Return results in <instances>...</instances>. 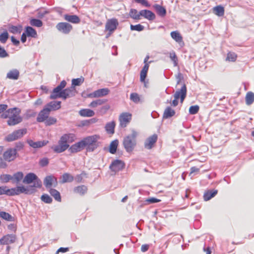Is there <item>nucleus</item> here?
I'll list each match as a JSON object with an SVG mask.
<instances>
[{
    "label": "nucleus",
    "instance_id": "f257e3e1",
    "mask_svg": "<svg viewBox=\"0 0 254 254\" xmlns=\"http://www.w3.org/2000/svg\"><path fill=\"white\" fill-rule=\"evenodd\" d=\"M66 82L63 80L60 84L55 88L51 92L49 98L51 100L62 98L64 100L74 95L73 94V87L64 89L66 86Z\"/></svg>",
    "mask_w": 254,
    "mask_h": 254
},
{
    "label": "nucleus",
    "instance_id": "f03ea898",
    "mask_svg": "<svg viewBox=\"0 0 254 254\" xmlns=\"http://www.w3.org/2000/svg\"><path fill=\"white\" fill-rule=\"evenodd\" d=\"M21 110L18 108H12L7 109L4 113L0 115L2 119H8L7 122L9 126H13L18 124L22 121L20 114Z\"/></svg>",
    "mask_w": 254,
    "mask_h": 254
},
{
    "label": "nucleus",
    "instance_id": "7ed1b4c3",
    "mask_svg": "<svg viewBox=\"0 0 254 254\" xmlns=\"http://www.w3.org/2000/svg\"><path fill=\"white\" fill-rule=\"evenodd\" d=\"M76 139L75 135L73 133L63 134L58 141V144L52 147L53 151L60 153L65 151L69 146L68 143H72Z\"/></svg>",
    "mask_w": 254,
    "mask_h": 254
},
{
    "label": "nucleus",
    "instance_id": "20e7f679",
    "mask_svg": "<svg viewBox=\"0 0 254 254\" xmlns=\"http://www.w3.org/2000/svg\"><path fill=\"white\" fill-rule=\"evenodd\" d=\"M137 132L134 130L131 131L130 134L126 136L123 140V145L127 152H131L136 145V137Z\"/></svg>",
    "mask_w": 254,
    "mask_h": 254
},
{
    "label": "nucleus",
    "instance_id": "39448f33",
    "mask_svg": "<svg viewBox=\"0 0 254 254\" xmlns=\"http://www.w3.org/2000/svg\"><path fill=\"white\" fill-rule=\"evenodd\" d=\"M23 183L26 184L33 183V185L29 187L40 188L42 187V182L37 176L33 173L27 174L23 180Z\"/></svg>",
    "mask_w": 254,
    "mask_h": 254
},
{
    "label": "nucleus",
    "instance_id": "423d86ee",
    "mask_svg": "<svg viewBox=\"0 0 254 254\" xmlns=\"http://www.w3.org/2000/svg\"><path fill=\"white\" fill-rule=\"evenodd\" d=\"M99 138L98 136L95 135L87 136L82 139L87 151H93L97 148L98 146L97 140Z\"/></svg>",
    "mask_w": 254,
    "mask_h": 254
},
{
    "label": "nucleus",
    "instance_id": "0eeeda50",
    "mask_svg": "<svg viewBox=\"0 0 254 254\" xmlns=\"http://www.w3.org/2000/svg\"><path fill=\"white\" fill-rule=\"evenodd\" d=\"M187 95V87L185 84H183L181 89L179 90H177L175 93L174 99L172 102V105L176 107L178 104V100L180 98L181 103H182L186 97Z\"/></svg>",
    "mask_w": 254,
    "mask_h": 254
},
{
    "label": "nucleus",
    "instance_id": "6e6552de",
    "mask_svg": "<svg viewBox=\"0 0 254 254\" xmlns=\"http://www.w3.org/2000/svg\"><path fill=\"white\" fill-rule=\"evenodd\" d=\"M27 132L25 128L14 130L12 133L7 135L4 140L7 142H11L21 138Z\"/></svg>",
    "mask_w": 254,
    "mask_h": 254
},
{
    "label": "nucleus",
    "instance_id": "1a4fd4ad",
    "mask_svg": "<svg viewBox=\"0 0 254 254\" xmlns=\"http://www.w3.org/2000/svg\"><path fill=\"white\" fill-rule=\"evenodd\" d=\"M119 25V22L116 18L108 19L105 24V30L109 32L108 36L112 34Z\"/></svg>",
    "mask_w": 254,
    "mask_h": 254
},
{
    "label": "nucleus",
    "instance_id": "9d476101",
    "mask_svg": "<svg viewBox=\"0 0 254 254\" xmlns=\"http://www.w3.org/2000/svg\"><path fill=\"white\" fill-rule=\"evenodd\" d=\"M132 119V114L128 112H123L119 117L120 126L122 127H126L130 122Z\"/></svg>",
    "mask_w": 254,
    "mask_h": 254
},
{
    "label": "nucleus",
    "instance_id": "9b49d317",
    "mask_svg": "<svg viewBox=\"0 0 254 254\" xmlns=\"http://www.w3.org/2000/svg\"><path fill=\"white\" fill-rule=\"evenodd\" d=\"M17 153L13 148H8L2 154V157L6 163L14 161L17 158Z\"/></svg>",
    "mask_w": 254,
    "mask_h": 254
},
{
    "label": "nucleus",
    "instance_id": "f8f14e48",
    "mask_svg": "<svg viewBox=\"0 0 254 254\" xmlns=\"http://www.w3.org/2000/svg\"><path fill=\"white\" fill-rule=\"evenodd\" d=\"M124 162L120 160H115L112 162L110 165V169L113 174H116L117 172L123 170L125 167Z\"/></svg>",
    "mask_w": 254,
    "mask_h": 254
},
{
    "label": "nucleus",
    "instance_id": "ddd939ff",
    "mask_svg": "<svg viewBox=\"0 0 254 254\" xmlns=\"http://www.w3.org/2000/svg\"><path fill=\"white\" fill-rule=\"evenodd\" d=\"M44 184L46 188L50 189L52 187H56L58 185L57 179L53 175L48 176L44 180Z\"/></svg>",
    "mask_w": 254,
    "mask_h": 254
},
{
    "label": "nucleus",
    "instance_id": "4468645a",
    "mask_svg": "<svg viewBox=\"0 0 254 254\" xmlns=\"http://www.w3.org/2000/svg\"><path fill=\"white\" fill-rule=\"evenodd\" d=\"M149 56H147L145 58V59L144 60V65L143 67V68L140 73V81L142 82L145 83V79L146 78L147 73V72H148V70L149 69V63H151V62L147 63V61L149 60Z\"/></svg>",
    "mask_w": 254,
    "mask_h": 254
},
{
    "label": "nucleus",
    "instance_id": "2eb2a0df",
    "mask_svg": "<svg viewBox=\"0 0 254 254\" xmlns=\"http://www.w3.org/2000/svg\"><path fill=\"white\" fill-rule=\"evenodd\" d=\"M56 28L64 34H68L72 29V26L67 22H60L56 25Z\"/></svg>",
    "mask_w": 254,
    "mask_h": 254
},
{
    "label": "nucleus",
    "instance_id": "dca6fc26",
    "mask_svg": "<svg viewBox=\"0 0 254 254\" xmlns=\"http://www.w3.org/2000/svg\"><path fill=\"white\" fill-rule=\"evenodd\" d=\"M16 237L13 234H7L3 236L0 239V244L2 245H6L14 243L15 242Z\"/></svg>",
    "mask_w": 254,
    "mask_h": 254
},
{
    "label": "nucleus",
    "instance_id": "f3484780",
    "mask_svg": "<svg viewBox=\"0 0 254 254\" xmlns=\"http://www.w3.org/2000/svg\"><path fill=\"white\" fill-rule=\"evenodd\" d=\"M85 148V144L82 140L73 145L69 148V151L71 153L78 152Z\"/></svg>",
    "mask_w": 254,
    "mask_h": 254
},
{
    "label": "nucleus",
    "instance_id": "a211bd4d",
    "mask_svg": "<svg viewBox=\"0 0 254 254\" xmlns=\"http://www.w3.org/2000/svg\"><path fill=\"white\" fill-rule=\"evenodd\" d=\"M50 113V110L48 108L44 107L38 114L37 117V121L39 123L45 122L49 117Z\"/></svg>",
    "mask_w": 254,
    "mask_h": 254
},
{
    "label": "nucleus",
    "instance_id": "6ab92c4d",
    "mask_svg": "<svg viewBox=\"0 0 254 254\" xmlns=\"http://www.w3.org/2000/svg\"><path fill=\"white\" fill-rule=\"evenodd\" d=\"M157 138L158 136L155 134L149 136L145 141L144 147L148 149H151L156 142Z\"/></svg>",
    "mask_w": 254,
    "mask_h": 254
},
{
    "label": "nucleus",
    "instance_id": "aec40b11",
    "mask_svg": "<svg viewBox=\"0 0 254 254\" xmlns=\"http://www.w3.org/2000/svg\"><path fill=\"white\" fill-rule=\"evenodd\" d=\"M16 189L17 195L20 193L30 194L35 191V189L32 188V187H25L23 186L16 187Z\"/></svg>",
    "mask_w": 254,
    "mask_h": 254
},
{
    "label": "nucleus",
    "instance_id": "412c9836",
    "mask_svg": "<svg viewBox=\"0 0 254 254\" xmlns=\"http://www.w3.org/2000/svg\"><path fill=\"white\" fill-rule=\"evenodd\" d=\"M109 93V90L108 88H102L95 91L91 94L88 95L89 97H100L106 96Z\"/></svg>",
    "mask_w": 254,
    "mask_h": 254
},
{
    "label": "nucleus",
    "instance_id": "4be33fe9",
    "mask_svg": "<svg viewBox=\"0 0 254 254\" xmlns=\"http://www.w3.org/2000/svg\"><path fill=\"white\" fill-rule=\"evenodd\" d=\"M140 16L143 17L144 18L148 20H153L155 19L156 16L155 14L151 11L144 9L140 11Z\"/></svg>",
    "mask_w": 254,
    "mask_h": 254
},
{
    "label": "nucleus",
    "instance_id": "5701e85b",
    "mask_svg": "<svg viewBox=\"0 0 254 254\" xmlns=\"http://www.w3.org/2000/svg\"><path fill=\"white\" fill-rule=\"evenodd\" d=\"M61 101H52L47 104L45 107L48 108L50 110V112L52 111H56L59 110L61 107Z\"/></svg>",
    "mask_w": 254,
    "mask_h": 254
},
{
    "label": "nucleus",
    "instance_id": "b1692460",
    "mask_svg": "<svg viewBox=\"0 0 254 254\" xmlns=\"http://www.w3.org/2000/svg\"><path fill=\"white\" fill-rule=\"evenodd\" d=\"M64 19L73 24H78L80 22V18L76 15L64 14Z\"/></svg>",
    "mask_w": 254,
    "mask_h": 254
},
{
    "label": "nucleus",
    "instance_id": "393cba45",
    "mask_svg": "<svg viewBox=\"0 0 254 254\" xmlns=\"http://www.w3.org/2000/svg\"><path fill=\"white\" fill-rule=\"evenodd\" d=\"M48 143V140L38 141L37 142H34L32 140L28 141V143L29 144V145L34 148H41L43 146H45Z\"/></svg>",
    "mask_w": 254,
    "mask_h": 254
},
{
    "label": "nucleus",
    "instance_id": "a878e982",
    "mask_svg": "<svg viewBox=\"0 0 254 254\" xmlns=\"http://www.w3.org/2000/svg\"><path fill=\"white\" fill-rule=\"evenodd\" d=\"M88 189L87 187L85 185H80L75 187L73 191L75 194H78L79 195H83L86 193Z\"/></svg>",
    "mask_w": 254,
    "mask_h": 254
},
{
    "label": "nucleus",
    "instance_id": "bb28decb",
    "mask_svg": "<svg viewBox=\"0 0 254 254\" xmlns=\"http://www.w3.org/2000/svg\"><path fill=\"white\" fill-rule=\"evenodd\" d=\"M80 116L83 117H91L94 116V112L89 109H82L79 111Z\"/></svg>",
    "mask_w": 254,
    "mask_h": 254
},
{
    "label": "nucleus",
    "instance_id": "cd10ccee",
    "mask_svg": "<svg viewBox=\"0 0 254 254\" xmlns=\"http://www.w3.org/2000/svg\"><path fill=\"white\" fill-rule=\"evenodd\" d=\"M19 76V72L17 69H14L10 70L6 74V77L13 80H16Z\"/></svg>",
    "mask_w": 254,
    "mask_h": 254
},
{
    "label": "nucleus",
    "instance_id": "c85d7f7f",
    "mask_svg": "<svg viewBox=\"0 0 254 254\" xmlns=\"http://www.w3.org/2000/svg\"><path fill=\"white\" fill-rule=\"evenodd\" d=\"M153 7L156 10L158 15L161 17L165 16L167 12L166 9L163 6L158 4H156L153 5Z\"/></svg>",
    "mask_w": 254,
    "mask_h": 254
},
{
    "label": "nucleus",
    "instance_id": "c756f323",
    "mask_svg": "<svg viewBox=\"0 0 254 254\" xmlns=\"http://www.w3.org/2000/svg\"><path fill=\"white\" fill-rule=\"evenodd\" d=\"M116 123L115 121H112L108 123L105 126V129L108 134H113L115 132V127Z\"/></svg>",
    "mask_w": 254,
    "mask_h": 254
},
{
    "label": "nucleus",
    "instance_id": "7c9ffc66",
    "mask_svg": "<svg viewBox=\"0 0 254 254\" xmlns=\"http://www.w3.org/2000/svg\"><path fill=\"white\" fill-rule=\"evenodd\" d=\"M49 192L56 201L60 202L62 201L61 194L59 191L54 189H50Z\"/></svg>",
    "mask_w": 254,
    "mask_h": 254
},
{
    "label": "nucleus",
    "instance_id": "2f4dec72",
    "mask_svg": "<svg viewBox=\"0 0 254 254\" xmlns=\"http://www.w3.org/2000/svg\"><path fill=\"white\" fill-rule=\"evenodd\" d=\"M61 183L64 184L65 183L72 182L74 180V177L71 174L67 173H64L61 176Z\"/></svg>",
    "mask_w": 254,
    "mask_h": 254
},
{
    "label": "nucleus",
    "instance_id": "473e14b6",
    "mask_svg": "<svg viewBox=\"0 0 254 254\" xmlns=\"http://www.w3.org/2000/svg\"><path fill=\"white\" fill-rule=\"evenodd\" d=\"M224 11V7L221 5H217L213 8V13L218 16H223Z\"/></svg>",
    "mask_w": 254,
    "mask_h": 254
},
{
    "label": "nucleus",
    "instance_id": "72a5a7b5",
    "mask_svg": "<svg viewBox=\"0 0 254 254\" xmlns=\"http://www.w3.org/2000/svg\"><path fill=\"white\" fill-rule=\"evenodd\" d=\"M217 190H210L206 191L203 195L204 200L208 201L210 200L217 193Z\"/></svg>",
    "mask_w": 254,
    "mask_h": 254
},
{
    "label": "nucleus",
    "instance_id": "f704fd0d",
    "mask_svg": "<svg viewBox=\"0 0 254 254\" xmlns=\"http://www.w3.org/2000/svg\"><path fill=\"white\" fill-rule=\"evenodd\" d=\"M107 100L106 99H97V100H94L92 102H91L89 104L88 106L91 108H95L99 106H101V105L104 104V103H105L107 102Z\"/></svg>",
    "mask_w": 254,
    "mask_h": 254
},
{
    "label": "nucleus",
    "instance_id": "c9c22d12",
    "mask_svg": "<svg viewBox=\"0 0 254 254\" xmlns=\"http://www.w3.org/2000/svg\"><path fill=\"white\" fill-rule=\"evenodd\" d=\"M171 37L177 42L180 43L183 42V37L178 31H174L171 32Z\"/></svg>",
    "mask_w": 254,
    "mask_h": 254
},
{
    "label": "nucleus",
    "instance_id": "e433bc0d",
    "mask_svg": "<svg viewBox=\"0 0 254 254\" xmlns=\"http://www.w3.org/2000/svg\"><path fill=\"white\" fill-rule=\"evenodd\" d=\"M175 112L174 110H173L170 107H168L165 110L163 117L164 118L168 119L173 116L175 115Z\"/></svg>",
    "mask_w": 254,
    "mask_h": 254
},
{
    "label": "nucleus",
    "instance_id": "4c0bfd02",
    "mask_svg": "<svg viewBox=\"0 0 254 254\" xmlns=\"http://www.w3.org/2000/svg\"><path fill=\"white\" fill-rule=\"evenodd\" d=\"M246 103L248 105H251L254 102V93L248 92L246 95Z\"/></svg>",
    "mask_w": 254,
    "mask_h": 254
},
{
    "label": "nucleus",
    "instance_id": "58836bf2",
    "mask_svg": "<svg viewBox=\"0 0 254 254\" xmlns=\"http://www.w3.org/2000/svg\"><path fill=\"white\" fill-rule=\"evenodd\" d=\"M119 141L118 140L112 141L110 145L109 152L112 154H115L116 152Z\"/></svg>",
    "mask_w": 254,
    "mask_h": 254
},
{
    "label": "nucleus",
    "instance_id": "ea45409f",
    "mask_svg": "<svg viewBox=\"0 0 254 254\" xmlns=\"http://www.w3.org/2000/svg\"><path fill=\"white\" fill-rule=\"evenodd\" d=\"M26 33L28 36L35 38L37 36L36 31L30 26H27L26 28Z\"/></svg>",
    "mask_w": 254,
    "mask_h": 254
},
{
    "label": "nucleus",
    "instance_id": "a19ab883",
    "mask_svg": "<svg viewBox=\"0 0 254 254\" xmlns=\"http://www.w3.org/2000/svg\"><path fill=\"white\" fill-rule=\"evenodd\" d=\"M12 177V180L13 182L18 183L22 180L23 178V174L21 172H18L15 173Z\"/></svg>",
    "mask_w": 254,
    "mask_h": 254
},
{
    "label": "nucleus",
    "instance_id": "79ce46f5",
    "mask_svg": "<svg viewBox=\"0 0 254 254\" xmlns=\"http://www.w3.org/2000/svg\"><path fill=\"white\" fill-rule=\"evenodd\" d=\"M130 16L136 20H139L140 19V11L138 12L137 10L135 9H131L129 11Z\"/></svg>",
    "mask_w": 254,
    "mask_h": 254
},
{
    "label": "nucleus",
    "instance_id": "37998d69",
    "mask_svg": "<svg viewBox=\"0 0 254 254\" xmlns=\"http://www.w3.org/2000/svg\"><path fill=\"white\" fill-rule=\"evenodd\" d=\"M30 24L33 26L37 27H40L43 25V22L41 20L35 18L30 19Z\"/></svg>",
    "mask_w": 254,
    "mask_h": 254
},
{
    "label": "nucleus",
    "instance_id": "c03bdc74",
    "mask_svg": "<svg viewBox=\"0 0 254 254\" xmlns=\"http://www.w3.org/2000/svg\"><path fill=\"white\" fill-rule=\"evenodd\" d=\"M237 59V55L234 52H229L227 53L226 60L229 62H235Z\"/></svg>",
    "mask_w": 254,
    "mask_h": 254
},
{
    "label": "nucleus",
    "instance_id": "a18cd8bd",
    "mask_svg": "<svg viewBox=\"0 0 254 254\" xmlns=\"http://www.w3.org/2000/svg\"><path fill=\"white\" fill-rule=\"evenodd\" d=\"M0 217L3 218L4 220L12 221L14 220L13 217L10 215L9 213L5 212H0Z\"/></svg>",
    "mask_w": 254,
    "mask_h": 254
},
{
    "label": "nucleus",
    "instance_id": "49530a36",
    "mask_svg": "<svg viewBox=\"0 0 254 254\" xmlns=\"http://www.w3.org/2000/svg\"><path fill=\"white\" fill-rule=\"evenodd\" d=\"M84 81V78H74L72 80V87H73L74 89V86H79L81 83H82Z\"/></svg>",
    "mask_w": 254,
    "mask_h": 254
},
{
    "label": "nucleus",
    "instance_id": "de8ad7c7",
    "mask_svg": "<svg viewBox=\"0 0 254 254\" xmlns=\"http://www.w3.org/2000/svg\"><path fill=\"white\" fill-rule=\"evenodd\" d=\"M130 99L135 103H138L140 101L139 95L136 93H132L130 94Z\"/></svg>",
    "mask_w": 254,
    "mask_h": 254
},
{
    "label": "nucleus",
    "instance_id": "09e8293b",
    "mask_svg": "<svg viewBox=\"0 0 254 254\" xmlns=\"http://www.w3.org/2000/svg\"><path fill=\"white\" fill-rule=\"evenodd\" d=\"M9 35L7 31H4L0 34V42L4 44L8 39Z\"/></svg>",
    "mask_w": 254,
    "mask_h": 254
},
{
    "label": "nucleus",
    "instance_id": "8fccbe9b",
    "mask_svg": "<svg viewBox=\"0 0 254 254\" xmlns=\"http://www.w3.org/2000/svg\"><path fill=\"white\" fill-rule=\"evenodd\" d=\"M41 199L42 201L46 203H51L53 201L52 198L47 194H43L41 197Z\"/></svg>",
    "mask_w": 254,
    "mask_h": 254
},
{
    "label": "nucleus",
    "instance_id": "3c124183",
    "mask_svg": "<svg viewBox=\"0 0 254 254\" xmlns=\"http://www.w3.org/2000/svg\"><path fill=\"white\" fill-rule=\"evenodd\" d=\"M57 122V119L54 117H48L45 121L46 126H51L55 124Z\"/></svg>",
    "mask_w": 254,
    "mask_h": 254
},
{
    "label": "nucleus",
    "instance_id": "603ef678",
    "mask_svg": "<svg viewBox=\"0 0 254 254\" xmlns=\"http://www.w3.org/2000/svg\"><path fill=\"white\" fill-rule=\"evenodd\" d=\"M5 194L8 195H17L16 187L10 189H8L6 188V189H5Z\"/></svg>",
    "mask_w": 254,
    "mask_h": 254
},
{
    "label": "nucleus",
    "instance_id": "864d4df0",
    "mask_svg": "<svg viewBox=\"0 0 254 254\" xmlns=\"http://www.w3.org/2000/svg\"><path fill=\"white\" fill-rule=\"evenodd\" d=\"M170 58L173 62L174 65L177 66L178 65V58L174 52L170 53Z\"/></svg>",
    "mask_w": 254,
    "mask_h": 254
},
{
    "label": "nucleus",
    "instance_id": "5fc2aeb1",
    "mask_svg": "<svg viewBox=\"0 0 254 254\" xmlns=\"http://www.w3.org/2000/svg\"><path fill=\"white\" fill-rule=\"evenodd\" d=\"M130 29L131 30L141 31L144 29V26L140 24H136L135 25H131Z\"/></svg>",
    "mask_w": 254,
    "mask_h": 254
},
{
    "label": "nucleus",
    "instance_id": "6e6d98bb",
    "mask_svg": "<svg viewBox=\"0 0 254 254\" xmlns=\"http://www.w3.org/2000/svg\"><path fill=\"white\" fill-rule=\"evenodd\" d=\"M199 110V107L197 105L191 106L189 108V112L191 115L196 114Z\"/></svg>",
    "mask_w": 254,
    "mask_h": 254
},
{
    "label": "nucleus",
    "instance_id": "4d7b16f0",
    "mask_svg": "<svg viewBox=\"0 0 254 254\" xmlns=\"http://www.w3.org/2000/svg\"><path fill=\"white\" fill-rule=\"evenodd\" d=\"M0 179L4 182H8L10 180H12V177L11 175L8 174H4L0 176Z\"/></svg>",
    "mask_w": 254,
    "mask_h": 254
},
{
    "label": "nucleus",
    "instance_id": "13d9d810",
    "mask_svg": "<svg viewBox=\"0 0 254 254\" xmlns=\"http://www.w3.org/2000/svg\"><path fill=\"white\" fill-rule=\"evenodd\" d=\"M10 32L15 34L18 33H20L21 32V27H18L15 26H12L9 28Z\"/></svg>",
    "mask_w": 254,
    "mask_h": 254
},
{
    "label": "nucleus",
    "instance_id": "bf43d9fd",
    "mask_svg": "<svg viewBox=\"0 0 254 254\" xmlns=\"http://www.w3.org/2000/svg\"><path fill=\"white\" fill-rule=\"evenodd\" d=\"M7 166L8 165L4 158L0 157V169H5L7 167Z\"/></svg>",
    "mask_w": 254,
    "mask_h": 254
},
{
    "label": "nucleus",
    "instance_id": "052dcab7",
    "mask_svg": "<svg viewBox=\"0 0 254 254\" xmlns=\"http://www.w3.org/2000/svg\"><path fill=\"white\" fill-rule=\"evenodd\" d=\"M49 164V159L47 158H43L39 161V164L41 166L44 167Z\"/></svg>",
    "mask_w": 254,
    "mask_h": 254
},
{
    "label": "nucleus",
    "instance_id": "680f3d73",
    "mask_svg": "<svg viewBox=\"0 0 254 254\" xmlns=\"http://www.w3.org/2000/svg\"><path fill=\"white\" fill-rule=\"evenodd\" d=\"M110 106L109 105L107 104L102 106L99 110V112L102 114H105L110 109Z\"/></svg>",
    "mask_w": 254,
    "mask_h": 254
},
{
    "label": "nucleus",
    "instance_id": "e2e57ef3",
    "mask_svg": "<svg viewBox=\"0 0 254 254\" xmlns=\"http://www.w3.org/2000/svg\"><path fill=\"white\" fill-rule=\"evenodd\" d=\"M24 144L22 142H18L16 143L14 149L16 150V152L17 153V151L20 150L23 148Z\"/></svg>",
    "mask_w": 254,
    "mask_h": 254
},
{
    "label": "nucleus",
    "instance_id": "0e129e2a",
    "mask_svg": "<svg viewBox=\"0 0 254 254\" xmlns=\"http://www.w3.org/2000/svg\"><path fill=\"white\" fill-rule=\"evenodd\" d=\"M8 106L6 104H0V114L4 113L7 109Z\"/></svg>",
    "mask_w": 254,
    "mask_h": 254
},
{
    "label": "nucleus",
    "instance_id": "69168bd1",
    "mask_svg": "<svg viewBox=\"0 0 254 254\" xmlns=\"http://www.w3.org/2000/svg\"><path fill=\"white\" fill-rule=\"evenodd\" d=\"M68 251V248H59L56 253V254H59L60 252L65 253Z\"/></svg>",
    "mask_w": 254,
    "mask_h": 254
},
{
    "label": "nucleus",
    "instance_id": "338daca9",
    "mask_svg": "<svg viewBox=\"0 0 254 254\" xmlns=\"http://www.w3.org/2000/svg\"><path fill=\"white\" fill-rule=\"evenodd\" d=\"M149 248V245L148 244L142 245L141 247V251L142 252H145L148 250Z\"/></svg>",
    "mask_w": 254,
    "mask_h": 254
},
{
    "label": "nucleus",
    "instance_id": "774afa93",
    "mask_svg": "<svg viewBox=\"0 0 254 254\" xmlns=\"http://www.w3.org/2000/svg\"><path fill=\"white\" fill-rule=\"evenodd\" d=\"M160 201V199H157L156 198H153V197L150 198H149L147 199V201L151 203L158 202Z\"/></svg>",
    "mask_w": 254,
    "mask_h": 254
}]
</instances>
